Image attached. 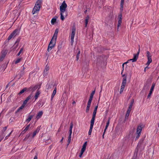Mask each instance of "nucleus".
I'll list each match as a JSON object with an SVG mask.
<instances>
[{
	"label": "nucleus",
	"instance_id": "1",
	"mask_svg": "<svg viewBox=\"0 0 159 159\" xmlns=\"http://www.w3.org/2000/svg\"><path fill=\"white\" fill-rule=\"evenodd\" d=\"M58 32V30L56 29L50 41L48 48V51L50 52L53 48L56 45L57 37Z\"/></svg>",
	"mask_w": 159,
	"mask_h": 159
},
{
	"label": "nucleus",
	"instance_id": "2",
	"mask_svg": "<svg viewBox=\"0 0 159 159\" xmlns=\"http://www.w3.org/2000/svg\"><path fill=\"white\" fill-rule=\"evenodd\" d=\"M67 7V4L65 1L63 2L61 5L60 6L61 19L62 20H64L65 17L67 16V13L65 11Z\"/></svg>",
	"mask_w": 159,
	"mask_h": 159
},
{
	"label": "nucleus",
	"instance_id": "3",
	"mask_svg": "<svg viewBox=\"0 0 159 159\" xmlns=\"http://www.w3.org/2000/svg\"><path fill=\"white\" fill-rule=\"evenodd\" d=\"M42 2V0H37L33 10V14L36 13L39 11Z\"/></svg>",
	"mask_w": 159,
	"mask_h": 159
},
{
	"label": "nucleus",
	"instance_id": "4",
	"mask_svg": "<svg viewBox=\"0 0 159 159\" xmlns=\"http://www.w3.org/2000/svg\"><path fill=\"white\" fill-rule=\"evenodd\" d=\"M122 76L123 77V80L120 89V93H121L123 92L125 87L126 83V76L125 75H123Z\"/></svg>",
	"mask_w": 159,
	"mask_h": 159
},
{
	"label": "nucleus",
	"instance_id": "5",
	"mask_svg": "<svg viewBox=\"0 0 159 159\" xmlns=\"http://www.w3.org/2000/svg\"><path fill=\"white\" fill-rule=\"evenodd\" d=\"M139 51H140V48H139L138 52H137V53L136 54H134V58L131 59H130L129 60H128L127 61L124 63L122 64V66H123V68L124 67V65L125 64H126L127 63H128L129 61H132V62H135L136 61L138 57V56L139 55Z\"/></svg>",
	"mask_w": 159,
	"mask_h": 159
},
{
	"label": "nucleus",
	"instance_id": "6",
	"mask_svg": "<svg viewBox=\"0 0 159 159\" xmlns=\"http://www.w3.org/2000/svg\"><path fill=\"white\" fill-rule=\"evenodd\" d=\"M76 28L75 26H73L71 29V33L70 34L71 43L72 45H73L74 41V36L75 33Z\"/></svg>",
	"mask_w": 159,
	"mask_h": 159
},
{
	"label": "nucleus",
	"instance_id": "7",
	"mask_svg": "<svg viewBox=\"0 0 159 159\" xmlns=\"http://www.w3.org/2000/svg\"><path fill=\"white\" fill-rule=\"evenodd\" d=\"M19 33V31L18 29L15 30L13 33H12L8 37V39L9 40L11 39L13 37L16 36Z\"/></svg>",
	"mask_w": 159,
	"mask_h": 159
},
{
	"label": "nucleus",
	"instance_id": "8",
	"mask_svg": "<svg viewBox=\"0 0 159 159\" xmlns=\"http://www.w3.org/2000/svg\"><path fill=\"white\" fill-rule=\"evenodd\" d=\"M147 57L148 60V61L146 64L148 66L150 63L152 62V55L150 54V52L148 51H147L146 52Z\"/></svg>",
	"mask_w": 159,
	"mask_h": 159
},
{
	"label": "nucleus",
	"instance_id": "9",
	"mask_svg": "<svg viewBox=\"0 0 159 159\" xmlns=\"http://www.w3.org/2000/svg\"><path fill=\"white\" fill-rule=\"evenodd\" d=\"M142 129V127L141 126H139L138 127L136 132L137 136L135 138L136 140L140 136Z\"/></svg>",
	"mask_w": 159,
	"mask_h": 159
},
{
	"label": "nucleus",
	"instance_id": "10",
	"mask_svg": "<svg viewBox=\"0 0 159 159\" xmlns=\"http://www.w3.org/2000/svg\"><path fill=\"white\" fill-rule=\"evenodd\" d=\"M98 107V106H97L95 107V109H94V110L93 111V113L92 118L91 120V121H93L94 122Z\"/></svg>",
	"mask_w": 159,
	"mask_h": 159
},
{
	"label": "nucleus",
	"instance_id": "11",
	"mask_svg": "<svg viewBox=\"0 0 159 159\" xmlns=\"http://www.w3.org/2000/svg\"><path fill=\"white\" fill-rule=\"evenodd\" d=\"M155 85V83H153L152 84V87H151V88L150 90L149 93L148 94L147 96V98H148L151 97L152 92L154 89Z\"/></svg>",
	"mask_w": 159,
	"mask_h": 159
},
{
	"label": "nucleus",
	"instance_id": "12",
	"mask_svg": "<svg viewBox=\"0 0 159 159\" xmlns=\"http://www.w3.org/2000/svg\"><path fill=\"white\" fill-rule=\"evenodd\" d=\"M94 121H91V124L90 129L89 131V135H90L91 134L93 128L94 124Z\"/></svg>",
	"mask_w": 159,
	"mask_h": 159
},
{
	"label": "nucleus",
	"instance_id": "13",
	"mask_svg": "<svg viewBox=\"0 0 159 159\" xmlns=\"http://www.w3.org/2000/svg\"><path fill=\"white\" fill-rule=\"evenodd\" d=\"M95 93V91H94L92 92V93H91L90 95V98L89 99L88 102H89L90 103H91L93 98V95H94Z\"/></svg>",
	"mask_w": 159,
	"mask_h": 159
},
{
	"label": "nucleus",
	"instance_id": "14",
	"mask_svg": "<svg viewBox=\"0 0 159 159\" xmlns=\"http://www.w3.org/2000/svg\"><path fill=\"white\" fill-rule=\"evenodd\" d=\"M87 144V142H85L84 144H83V145L82 146V148L81 149V152H84V151L85 150Z\"/></svg>",
	"mask_w": 159,
	"mask_h": 159
},
{
	"label": "nucleus",
	"instance_id": "15",
	"mask_svg": "<svg viewBox=\"0 0 159 159\" xmlns=\"http://www.w3.org/2000/svg\"><path fill=\"white\" fill-rule=\"evenodd\" d=\"M7 52H6L5 51H3L2 52V54L0 58V60H2L3 58L5 57Z\"/></svg>",
	"mask_w": 159,
	"mask_h": 159
},
{
	"label": "nucleus",
	"instance_id": "16",
	"mask_svg": "<svg viewBox=\"0 0 159 159\" xmlns=\"http://www.w3.org/2000/svg\"><path fill=\"white\" fill-rule=\"evenodd\" d=\"M40 127H38L37 128L36 130L35 131H34L33 133V136H32L33 138H34V136L36 135V134L39 132V131L40 130Z\"/></svg>",
	"mask_w": 159,
	"mask_h": 159
},
{
	"label": "nucleus",
	"instance_id": "17",
	"mask_svg": "<svg viewBox=\"0 0 159 159\" xmlns=\"http://www.w3.org/2000/svg\"><path fill=\"white\" fill-rule=\"evenodd\" d=\"M124 0H121L120 2V10L121 11H122L123 10V5L124 4Z\"/></svg>",
	"mask_w": 159,
	"mask_h": 159
},
{
	"label": "nucleus",
	"instance_id": "18",
	"mask_svg": "<svg viewBox=\"0 0 159 159\" xmlns=\"http://www.w3.org/2000/svg\"><path fill=\"white\" fill-rule=\"evenodd\" d=\"M40 94V92L39 91H37L35 93V95L34 96V98L35 99L34 101H36V99L38 98V97L39 96Z\"/></svg>",
	"mask_w": 159,
	"mask_h": 159
},
{
	"label": "nucleus",
	"instance_id": "19",
	"mask_svg": "<svg viewBox=\"0 0 159 159\" xmlns=\"http://www.w3.org/2000/svg\"><path fill=\"white\" fill-rule=\"evenodd\" d=\"M43 114V112L42 111H39L37 114L36 118L37 119H39L42 116Z\"/></svg>",
	"mask_w": 159,
	"mask_h": 159
},
{
	"label": "nucleus",
	"instance_id": "20",
	"mask_svg": "<svg viewBox=\"0 0 159 159\" xmlns=\"http://www.w3.org/2000/svg\"><path fill=\"white\" fill-rule=\"evenodd\" d=\"M131 109H128L127 111V112H126V113L125 115V119H127L129 115V113H130V111H131Z\"/></svg>",
	"mask_w": 159,
	"mask_h": 159
},
{
	"label": "nucleus",
	"instance_id": "21",
	"mask_svg": "<svg viewBox=\"0 0 159 159\" xmlns=\"http://www.w3.org/2000/svg\"><path fill=\"white\" fill-rule=\"evenodd\" d=\"M91 103L88 102L86 110V112H88L89 110L90 106H91Z\"/></svg>",
	"mask_w": 159,
	"mask_h": 159
},
{
	"label": "nucleus",
	"instance_id": "22",
	"mask_svg": "<svg viewBox=\"0 0 159 159\" xmlns=\"http://www.w3.org/2000/svg\"><path fill=\"white\" fill-rule=\"evenodd\" d=\"M89 19V17L88 16L86 17L85 20V27H86Z\"/></svg>",
	"mask_w": 159,
	"mask_h": 159
},
{
	"label": "nucleus",
	"instance_id": "23",
	"mask_svg": "<svg viewBox=\"0 0 159 159\" xmlns=\"http://www.w3.org/2000/svg\"><path fill=\"white\" fill-rule=\"evenodd\" d=\"M56 18L54 17L52 18L51 20V23L52 25H54L56 21Z\"/></svg>",
	"mask_w": 159,
	"mask_h": 159
},
{
	"label": "nucleus",
	"instance_id": "24",
	"mask_svg": "<svg viewBox=\"0 0 159 159\" xmlns=\"http://www.w3.org/2000/svg\"><path fill=\"white\" fill-rule=\"evenodd\" d=\"M56 93V88H55L51 96V99H52Z\"/></svg>",
	"mask_w": 159,
	"mask_h": 159
},
{
	"label": "nucleus",
	"instance_id": "25",
	"mask_svg": "<svg viewBox=\"0 0 159 159\" xmlns=\"http://www.w3.org/2000/svg\"><path fill=\"white\" fill-rule=\"evenodd\" d=\"M118 22L120 23L122 22V15L121 14L119 15Z\"/></svg>",
	"mask_w": 159,
	"mask_h": 159
},
{
	"label": "nucleus",
	"instance_id": "26",
	"mask_svg": "<svg viewBox=\"0 0 159 159\" xmlns=\"http://www.w3.org/2000/svg\"><path fill=\"white\" fill-rule=\"evenodd\" d=\"M61 48V46L59 45L57 47V51L56 52V54H58L59 53H60V50Z\"/></svg>",
	"mask_w": 159,
	"mask_h": 159
},
{
	"label": "nucleus",
	"instance_id": "27",
	"mask_svg": "<svg viewBox=\"0 0 159 159\" xmlns=\"http://www.w3.org/2000/svg\"><path fill=\"white\" fill-rule=\"evenodd\" d=\"M109 122H110V120H109L107 121V124H106V125L105 126V129L104 130H105V132H106V130L107 129V128H108V127L109 125Z\"/></svg>",
	"mask_w": 159,
	"mask_h": 159
},
{
	"label": "nucleus",
	"instance_id": "28",
	"mask_svg": "<svg viewBox=\"0 0 159 159\" xmlns=\"http://www.w3.org/2000/svg\"><path fill=\"white\" fill-rule=\"evenodd\" d=\"M133 103H134V101L133 100L132 101H131L130 104H129V108H128V109H130L131 110L132 107V106H133Z\"/></svg>",
	"mask_w": 159,
	"mask_h": 159
},
{
	"label": "nucleus",
	"instance_id": "29",
	"mask_svg": "<svg viewBox=\"0 0 159 159\" xmlns=\"http://www.w3.org/2000/svg\"><path fill=\"white\" fill-rule=\"evenodd\" d=\"M33 117V116L32 115L29 116L28 118L26 120V121L28 122H30Z\"/></svg>",
	"mask_w": 159,
	"mask_h": 159
},
{
	"label": "nucleus",
	"instance_id": "30",
	"mask_svg": "<svg viewBox=\"0 0 159 159\" xmlns=\"http://www.w3.org/2000/svg\"><path fill=\"white\" fill-rule=\"evenodd\" d=\"M26 90V88H24L19 92V94H20L23 93Z\"/></svg>",
	"mask_w": 159,
	"mask_h": 159
},
{
	"label": "nucleus",
	"instance_id": "31",
	"mask_svg": "<svg viewBox=\"0 0 159 159\" xmlns=\"http://www.w3.org/2000/svg\"><path fill=\"white\" fill-rule=\"evenodd\" d=\"M37 88V87L36 86H34V87H31L30 88V90H34L36 89Z\"/></svg>",
	"mask_w": 159,
	"mask_h": 159
},
{
	"label": "nucleus",
	"instance_id": "32",
	"mask_svg": "<svg viewBox=\"0 0 159 159\" xmlns=\"http://www.w3.org/2000/svg\"><path fill=\"white\" fill-rule=\"evenodd\" d=\"M33 97V96L32 94L30 95L29 96L27 97V98L26 99L28 101L31 98Z\"/></svg>",
	"mask_w": 159,
	"mask_h": 159
},
{
	"label": "nucleus",
	"instance_id": "33",
	"mask_svg": "<svg viewBox=\"0 0 159 159\" xmlns=\"http://www.w3.org/2000/svg\"><path fill=\"white\" fill-rule=\"evenodd\" d=\"M21 60V58H18L15 61V63L16 64H17V63H18Z\"/></svg>",
	"mask_w": 159,
	"mask_h": 159
},
{
	"label": "nucleus",
	"instance_id": "34",
	"mask_svg": "<svg viewBox=\"0 0 159 159\" xmlns=\"http://www.w3.org/2000/svg\"><path fill=\"white\" fill-rule=\"evenodd\" d=\"M30 125H28L26 127V128H25V129H24V131H27L28 129H29V127H30Z\"/></svg>",
	"mask_w": 159,
	"mask_h": 159
},
{
	"label": "nucleus",
	"instance_id": "35",
	"mask_svg": "<svg viewBox=\"0 0 159 159\" xmlns=\"http://www.w3.org/2000/svg\"><path fill=\"white\" fill-rule=\"evenodd\" d=\"M80 54V51H79L78 52V53L77 55H76V59L77 60H78L79 59V57Z\"/></svg>",
	"mask_w": 159,
	"mask_h": 159
},
{
	"label": "nucleus",
	"instance_id": "36",
	"mask_svg": "<svg viewBox=\"0 0 159 159\" xmlns=\"http://www.w3.org/2000/svg\"><path fill=\"white\" fill-rule=\"evenodd\" d=\"M23 51V48H21L20 49L19 52L18 53L17 56H19L20 55V54H21V53Z\"/></svg>",
	"mask_w": 159,
	"mask_h": 159
},
{
	"label": "nucleus",
	"instance_id": "37",
	"mask_svg": "<svg viewBox=\"0 0 159 159\" xmlns=\"http://www.w3.org/2000/svg\"><path fill=\"white\" fill-rule=\"evenodd\" d=\"M48 70H49V68L48 67H46L44 69V73L45 74V73H46L47 72V71Z\"/></svg>",
	"mask_w": 159,
	"mask_h": 159
},
{
	"label": "nucleus",
	"instance_id": "38",
	"mask_svg": "<svg viewBox=\"0 0 159 159\" xmlns=\"http://www.w3.org/2000/svg\"><path fill=\"white\" fill-rule=\"evenodd\" d=\"M24 106H24V105H22L19 108L18 111H19V110H22V109H23L24 108Z\"/></svg>",
	"mask_w": 159,
	"mask_h": 159
},
{
	"label": "nucleus",
	"instance_id": "39",
	"mask_svg": "<svg viewBox=\"0 0 159 159\" xmlns=\"http://www.w3.org/2000/svg\"><path fill=\"white\" fill-rule=\"evenodd\" d=\"M28 101L26 99L25 100L24 102L23 105H24V106H25V105L27 103Z\"/></svg>",
	"mask_w": 159,
	"mask_h": 159
},
{
	"label": "nucleus",
	"instance_id": "40",
	"mask_svg": "<svg viewBox=\"0 0 159 159\" xmlns=\"http://www.w3.org/2000/svg\"><path fill=\"white\" fill-rule=\"evenodd\" d=\"M73 125L72 123H71L70 126V130H72V129L73 128Z\"/></svg>",
	"mask_w": 159,
	"mask_h": 159
},
{
	"label": "nucleus",
	"instance_id": "41",
	"mask_svg": "<svg viewBox=\"0 0 159 159\" xmlns=\"http://www.w3.org/2000/svg\"><path fill=\"white\" fill-rule=\"evenodd\" d=\"M121 24V23L118 22V25H117V28L118 30L119 29L120 26Z\"/></svg>",
	"mask_w": 159,
	"mask_h": 159
},
{
	"label": "nucleus",
	"instance_id": "42",
	"mask_svg": "<svg viewBox=\"0 0 159 159\" xmlns=\"http://www.w3.org/2000/svg\"><path fill=\"white\" fill-rule=\"evenodd\" d=\"M71 138H68V145L70 143V141H71Z\"/></svg>",
	"mask_w": 159,
	"mask_h": 159
},
{
	"label": "nucleus",
	"instance_id": "43",
	"mask_svg": "<svg viewBox=\"0 0 159 159\" xmlns=\"http://www.w3.org/2000/svg\"><path fill=\"white\" fill-rule=\"evenodd\" d=\"M12 131H11V132L9 133V134L6 137V138H5V139H7L8 138V137H9L10 136V134H11V133H12Z\"/></svg>",
	"mask_w": 159,
	"mask_h": 159
},
{
	"label": "nucleus",
	"instance_id": "44",
	"mask_svg": "<svg viewBox=\"0 0 159 159\" xmlns=\"http://www.w3.org/2000/svg\"><path fill=\"white\" fill-rule=\"evenodd\" d=\"M83 153H84L83 152H80V155H79V157H81L82 156V155L83 154Z\"/></svg>",
	"mask_w": 159,
	"mask_h": 159
},
{
	"label": "nucleus",
	"instance_id": "45",
	"mask_svg": "<svg viewBox=\"0 0 159 159\" xmlns=\"http://www.w3.org/2000/svg\"><path fill=\"white\" fill-rule=\"evenodd\" d=\"M30 136V134H27L26 136L25 139H28V138H29V137Z\"/></svg>",
	"mask_w": 159,
	"mask_h": 159
},
{
	"label": "nucleus",
	"instance_id": "46",
	"mask_svg": "<svg viewBox=\"0 0 159 159\" xmlns=\"http://www.w3.org/2000/svg\"><path fill=\"white\" fill-rule=\"evenodd\" d=\"M148 66H146V67H145L144 68V71L145 72L146 71V69H148L149 68L148 67Z\"/></svg>",
	"mask_w": 159,
	"mask_h": 159
},
{
	"label": "nucleus",
	"instance_id": "47",
	"mask_svg": "<svg viewBox=\"0 0 159 159\" xmlns=\"http://www.w3.org/2000/svg\"><path fill=\"white\" fill-rule=\"evenodd\" d=\"M72 133V130H69V134H71Z\"/></svg>",
	"mask_w": 159,
	"mask_h": 159
},
{
	"label": "nucleus",
	"instance_id": "48",
	"mask_svg": "<svg viewBox=\"0 0 159 159\" xmlns=\"http://www.w3.org/2000/svg\"><path fill=\"white\" fill-rule=\"evenodd\" d=\"M105 130H104V132H103V135H102V138L103 139L104 138V135L105 134Z\"/></svg>",
	"mask_w": 159,
	"mask_h": 159
},
{
	"label": "nucleus",
	"instance_id": "49",
	"mask_svg": "<svg viewBox=\"0 0 159 159\" xmlns=\"http://www.w3.org/2000/svg\"><path fill=\"white\" fill-rule=\"evenodd\" d=\"M71 134H69L68 138H71Z\"/></svg>",
	"mask_w": 159,
	"mask_h": 159
},
{
	"label": "nucleus",
	"instance_id": "50",
	"mask_svg": "<svg viewBox=\"0 0 159 159\" xmlns=\"http://www.w3.org/2000/svg\"><path fill=\"white\" fill-rule=\"evenodd\" d=\"M34 159H37V157L36 156H35Z\"/></svg>",
	"mask_w": 159,
	"mask_h": 159
},
{
	"label": "nucleus",
	"instance_id": "51",
	"mask_svg": "<svg viewBox=\"0 0 159 159\" xmlns=\"http://www.w3.org/2000/svg\"><path fill=\"white\" fill-rule=\"evenodd\" d=\"M124 67L123 68V66H122L123 70H122V72L121 73V74H122V73H123V71L124 70Z\"/></svg>",
	"mask_w": 159,
	"mask_h": 159
},
{
	"label": "nucleus",
	"instance_id": "52",
	"mask_svg": "<svg viewBox=\"0 0 159 159\" xmlns=\"http://www.w3.org/2000/svg\"><path fill=\"white\" fill-rule=\"evenodd\" d=\"M72 103L73 104H75V101H74L73 102H72Z\"/></svg>",
	"mask_w": 159,
	"mask_h": 159
},
{
	"label": "nucleus",
	"instance_id": "53",
	"mask_svg": "<svg viewBox=\"0 0 159 159\" xmlns=\"http://www.w3.org/2000/svg\"><path fill=\"white\" fill-rule=\"evenodd\" d=\"M63 137H62V139H61V140L60 142H62V141H63Z\"/></svg>",
	"mask_w": 159,
	"mask_h": 159
},
{
	"label": "nucleus",
	"instance_id": "54",
	"mask_svg": "<svg viewBox=\"0 0 159 159\" xmlns=\"http://www.w3.org/2000/svg\"><path fill=\"white\" fill-rule=\"evenodd\" d=\"M102 87H101V91H100V93H101V92H102Z\"/></svg>",
	"mask_w": 159,
	"mask_h": 159
}]
</instances>
